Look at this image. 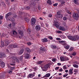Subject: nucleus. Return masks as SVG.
<instances>
[{"mask_svg":"<svg viewBox=\"0 0 79 79\" xmlns=\"http://www.w3.org/2000/svg\"><path fill=\"white\" fill-rule=\"evenodd\" d=\"M67 37L69 39L71 40L72 41H75V40L77 41L79 40V36L76 35L75 36L73 37L71 36L68 35Z\"/></svg>","mask_w":79,"mask_h":79,"instance_id":"obj_1","label":"nucleus"},{"mask_svg":"<svg viewBox=\"0 0 79 79\" xmlns=\"http://www.w3.org/2000/svg\"><path fill=\"white\" fill-rule=\"evenodd\" d=\"M36 22V19L35 18L32 17L31 19L30 24L31 26H34Z\"/></svg>","mask_w":79,"mask_h":79,"instance_id":"obj_2","label":"nucleus"},{"mask_svg":"<svg viewBox=\"0 0 79 79\" xmlns=\"http://www.w3.org/2000/svg\"><path fill=\"white\" fill-rule=\"evenodd\" d=\"M73 15L74 19L75 20H77V19H78V18H79V15H78L76 13H73Z\"/></svg>","mask_w":79,"mask_h":79,"instance_id":"obj_3","label":"nucleus"},{"mask_svg":"<svg viewBox=\"0 0 79 79\" xmlns=\"http://www.w3.org/2000/svg\"><path fill=\"white\" fill-rule=\"evenodd\" d=\"M60 23L59 22H57L55 23H54V25L56 27H57V28H58L59 27H60Z\"/></svg>","mask_w":79,"mask_h":79,"instance_id":"obj_4","label":"nucleus"},{"mask_svg":"<svg viewBox=\"0 0 79 79\" xmlns=\"http://www.w3.org/2000/svg\"><path fill=\"white\" fill-rule=\"evenodd\" d=\"M11 15V12H9L5 16V18L6 19H8L9 17Z\"/></svg>","mask_w":79,"mask_h":79,"instance_id":"obj_5","label":"nucleus"},{"mask_svg":"<svg viewBox=\"0 0 79 79\" xmlns=\"http://www.w3.org/2000/svg\"><path fill=\"white\" fill-rule=\"evenodd\" d=\"M69 75H71L73 74V69L71 68L69 69Z\"/></svg>","mask_w":79,"mask_h":79,"instance_id":"obj_6","label":"nucleus"},{"mask_svg":"<svg viewBox=\"0 0 79 79\" xmlns=\"http://www.w3.org/2000/svg\"><path fill=\"white\" fill-rule=\"evenodd\" d=\"M28 17H27L25 19V20L26 21V22L27 23H29V21L30 20V17L29 16V15L28 14Z\"/></svg>","mask_w":79,"mask_h":79,"instance_id":"obj_7","label":"nucleus"},{"mask_svg":"<svg viewBox=\"0 0 79 79\" xmlns=\"http://www.w3.org/2000/svg\"><path fill=\"white\" fill-rule=\"evenodd\" d=\"M35 29L36 31H40V27L39 25H36Z\"/></svg>","mask_w":79,"mask_h":79,"instance_id":"obj_8","label":"nucleus"},{"mask_svg":"<svg viewBox=\"0 0 79 79\" xmlns=\"http://www.w3.org/2000/svg\"><path fill=\"white\" fill-rule=\"evenodd\" d=\"M59 29L60 31H64L66 30L64 28V27L60 26L59 27Z\"/></svg>","mask_w":79,"mask_h":79,"instance_id":"obj_9","label":"nucleus"},{"mask_svg":"<svg viewBox=\"0 0 79 79\" xmlns=\"http://www.w3.org/2000/svg\"><path fill=\"white\" fill-rule=\"evenodd\" d=\"M49 66H50V64H48L44 66V69H48Z\"/></svg>","mask_w":79,"mask_h":79,"instance_id":"obj_10","label":"nucleus"},{"mask_svg":"<svg viewBox=\"0 0 79 79\" xmlns=\"http://www.w3.org/2000/svg\"><path fill=\"white\" fill-rule=\"evenodd\" d=\"M41 40L43 42H48V40L46 38L42 39Z\"/></svg>","mask_w":79,"mask_h":79,"instance_id":"obj_11","label":"nucleus"},{"mask_svg":"<svg viewBox=\"0 0 79 79\" xmlns=\"http://www.w3.org/2000/svg\"><path fill=\"white\" fill-rule=\"evenodd\" d=\"M13 48H18V44H13Z\"/></svg>","mask_w":79,"mask_h":79,"instance_id":"obj_12","label":"nucleus"},{"mask_svg":"<svg viewBox=\"0 0 79 79\" xmlns=\"http://www.w3.org/2000/svg\"><path fill=\"white\" fill-rule=\"evenodd\" d=\"M51 48H52V49H56L57 47L55 45H52L51 46Z\"/></svg>","mask_w":79,"mask_h":79,"instance_id":"obj_13","label":"nucleus"},{"mask_svg":"<svg viewBox=\"0 0 79 79\" xmlns=\"http://www.w3.org/2000/svg\"><path fill=\"white\" fill-rule=\"evenodd\" d=\"M13 60H14L15 61H16L17 63H19V61L18 60V59L17 58L15 57H13Z\"/></svg>","mask_w":79,"mask_h":79,"instance_id":"obj_14","label":"nucleus"},{"mask_svg":"<svg viewBox=\"0 0 79 79\" xmlns=\"http://www.w3.org/2000/svg\"><path fill=\"white\" fill-rule=\"evenodd\" d=\"M50 73H47L44 76V77H48L50 76Z\"/></svg>","mask_w":79,"mask_h":79,"instance_id":"obj_15","label":"nucleus"},{"mask_svg":"<svg viewBox=\"0 0 79 79\" xmlns=\"http://www.w3.org/2000/svg\"><path fill=\"white\" fill-rule=\"evenodd\" d=\"M60 59L61 61H64V57L61 56L60 57Z\"/></svg>","mask_w":79,"mask_h":79,"instance_id":"obj_16","label":"nucleus"},{"mask_svg":"<svg viewBox=\"0 0 79 79\" xmlns=\"http://www.w3.org/2000/svg\"><path fill=\"white\" fill-rule=\"evenodd\" d=\"M5 63L2 62H1V66L2 68H3L5 67Z\"/></svg>","mask_w":79,"mask_h":79,"instance_id":"obj_17","label":"nucleus"},{"mask_svg":"<svg viewBox=\"0 0 79 79\" xmlns=\"http://www.w3.org/2000/svg\"><path fill=\"white\" fill-rule=\"evenodd\" d=\"M13 44H10L8 47V48H13Z\"/></svg>","mask_w":79,"mask_h":79,"instance_id":"obj_18","label":"nucleus"},{"mask_svg":"<svg viewBox=\"0 0 79 79\" xmlns=\"http://www.w3.org/2000/svg\"><path fill=\"white\" fill-rule=\"evenodd\" d=\"M18 32L19 34L21 35H23V31L21 30H18Z\"/></svg>","mask_w":79,"mask_h":79,"instance_id":"obj_19","label":"nucleus"},{"mask_svg":"<svg viewBox=\"0 0 79 79\" xmlns=\"http://www.w3.org/2000/svg\"><path fill=\"white\" fill-rule=\"evenodd\" d=\"M70 46L69 45H67L65 46H64V48H65V49H66V50H68Z\"/></svg>","mask_w":79,"mask_h":79,"instance_id":"obj_20","label":"nucleus"},{"mask_svg":"<svg viewBox=\"0 0 79 79\" xmlns=\"http://www.w3.org/2000/svg\"><path fill=\"white\" fill-rule=\"evenodd\" d=\"M24 49H22L20 50L19 53L20 55H22L23 53V52H24Z\"/></svg>","mask_w":79,"mask_h":79,"instance_id":"obj_21","label":"nucleus"},{"mask_svg":"<svg viewBox=\"0 0 79 79\" xmlns=\"http://www.w3.org/2000/svg\"><path fill=\"white\" fill-rule=\"evenodd\" d=\"M8 20L10 21H12V22H13L14 21V18L13 17H11L10 19L8 18Z\"/></svg>","mask_w":79,"mask_h":79,"instance_id":"obj_22","label":"nucleus"},{"mask_svg":"<svg viewBox=\"0 0 79 79\" xmlns=\"http://www.w3.org/2000/svg\"><path fill=\"white\" fill-rule=\"evenodd\" d=\"M47 2L48 4L50 5H51L52 4V2H51V1L50 0H48L47 1Z\"/></svg>","mask_w":79,"mask_h":79,"instance_id":"obj_23","label":"nucleus"},{"mask_svg":"<svg viewBox=\"0 0 79 79\" xmlns=\"http://www.w3.org/2000/svg\"><path fill=\"white\" fill-rule=\"evenodd\" d=\"M27 32H28L29 34H30L31 33V30L30 28H28L27 30Z\"/></svg>","mask_w":79,"mask_h":79,"instance_id":"obj_24","label":"nucleus"},{"mask_svg":"<svg viewBox=\"0 0 79 79\" xmlns=\"http://www.w3.org/2000/svg\"><path fill=\"white\" fill-rule=\"evenodd\" d=\"M25 50L27 52H31V50H30V49L28 48H25Z\"/></svg>","mask_w":79,"mask_h":79,"instance_id":"obj_25","label":"nucleus"},{"mask_svg":"<svg viewBox=\"0 0 79 79\" xmlns=\"http://www.w3.org/2000/svg\"><path fill=\"white\" fill-rule=\"evenodd\" d=\"M25 58H28L29 57V54L27 53L25 54Z\"/></svg>","mask_w":79,"mask_h":79,"instance_id":"obj_26","label":"nucleus"},{"mask_svg":"<svg viewBox=\"0 0 79 79\" xmlns=\"http://www.w3.org/2000/svg\"><path fill=\"white\" fill-rule=\"evenodd\" d=\"M10 44V42H9L8 41H6L5 42V46H6V47H7V46H8V45H9V44Z\"/></svg>","mask_w":79,"mask_h":79,"instance_id":"obj_27","label":"nucleus"},{"mask_svg":"<svg viewBox=\"0 0 79 79\" xmlns=\"http://www.w3.org/2000/svg\"><path fill=\"white\" fill-rule=\"evenodd\" d=\"M69 60V58H68L67 56L64 57V61H68Z\"/></svg>","mask_w":79,"mask_h":79,"instance_id":"obj_28","label":"nucleus"},{"mask_svg":"<svg viewBox=\"0 0 79 79\" xmlns=\"http://www.w3.org/2000/svg\"><path fill=\"white\" fill-rule=\"evenodd\" d=\"M1 44L2 47H4V46H5V44H4L3 41H1Z\"/></svg>","mask_w":79,"mask_h":79,"instance_id":"obj_29","label":"nucleus"},{"mask_svg":"<svg viewBox=\"0 0 79 79\" xmlns=\"http://www.w3.org/2000/svg\"><path fill=\"white\" fill-rule=\"evenodd\" d=\"M57 16L58 18H61L63 17V15L61 14L59 15H57Z\"/></svg>","mask_w":79,"mask_h":79,"instance_id":"obj_30","label":"nucleus"},{"mask_svg":"<svg viewBox=\"0 0 79 79\" xmlns=\"http://www.w3.org/2000/svg\"><path fill=\"white\" fill-rule=\"evenodd\" d=\"M60 2L61 4L62 5L64 4V3H65V2L63 1V0H60Z\"/></svg>","mask_w":79,"mask_h":79,"instance_id":"obj_31","label":"nucleus"},{"mask_svg":"<svg viewBox=\"0 0 79 79\" xmlns=\"http://www.w3.org/2000/svg\"><path fill=\"white\" fill-rule=\"evenodd\" d=\"M13 34L14 35H16V34H17V32L16 31L14 30L13 31Z\"/></svg>","mask_w":79,"mask_h":79,"instance_id":"obj_32","label":"nucleus"},{"mask_svg":"<svg viewBox=\"0 0 79 79\" xmlns=\"http://www.w3.org/2000/svg\"><path fill=\"white\" fill-rule=\"evenodd\" d=\"M40 49L42 51V52H45V48H41Z\"/></svg>","mask_w":79,"mask_h":79,"instance_id":"obj_33","label":"nucleus"},{"mask_svg":"<svg viewBox=\"0 0 79 79\" xmlns=\"http://www.w3.org/2000/svg\"><path fill=\"white\" fill-rule=\"evenodd\" d=\"M59 43H61V44H62V43H65L66 42V41H64L61 40V41H59Z\"/></svg>","mask_w":79,"mask_h":79,"instance_id":"obj_34","label":"nucleus"},{"mask_svg":"<svg viewBox=\"0 0 79 79\" xmlns=\"http://www.w3.org/2000/svg\"><path fill=\"white\" fill-rule=\"evenodd\" d=\"M73 66L74 67V68H78V65H76V64H74L73 65Z\"/></svg>","mask_w":79,"mask_h":79,"instance_id":"obj_35","label":"nucleus"},{"mask_svg":"<svg viewBox=\"0 0 79 79\" xmlns=\"http://www.w3.org/2000/svg\"><path fill=\"white\" fill-rule=\"evenodd\" d=\"M32 74H29L28 75V78H32Z\"/></svg>","mask_w":79,"mask_h":79,"instance_id":"obj_36","label":"nucleus"},{"mask_svg":"<svg viewBox=\"0 0 79 79\" xmlns=\"http://www.w3.org/2000/svg\"><path fill=\"white\" fill-rule=\"evenodd\" d=\"M25 10H29V9H30V7H29V6H27L25 7Z\"/></svg>","mask_w":79,"mask_h":79,"instance_id":"obj_37","label":"nucleus"},{"mask_svg":"<svg viewBox=\"0 0 79 79\" xmlns=\"http://www.w3.org/2000/svg\"><path fill=\"white\" fill-rule=\"evenodd\" d=\"M61 44L63 45L64 47V46H66V43H61Z\"/></svg>","mask_w":79,"mask_h":79,"instance_id":"obj_38","label":"nucleus"},{"mask_svg":"<svg viewBox=\"0 0 79 79\" xmlns=\"http://www.w3.org/2000/svg\"><path fill=\"white\" fill-rule=\"evenodd\" d=\"M10 70H11V71H13V70H15V68L11 67L10 68Z\"/></svg>","mask_w":79,"mask_h":79,"instance_id":"obj_39","label":"nucleus"},{"mask_svg":"<svg viewBox=\"0 0 79 79\" xmlns=\"http://www.w3.org/2000/svg\"><path fill=\"white\" fill-rule=\"evenodd\" d=\"M73 63L74 64H79L78 63V62L77 61H74Z\"/></svg>","mask_w":79,"mask_h":79,"instance_id":"obj_40","label":"nucleus"},{"mask_svg":"<svg viewBox=\"0 0 79 79\" xmlns=\"http://www.w3.org/2000/svg\"><path fill=\"white\" fill-rule=\"evenodd\" d=\"M77 0H74L73 1V2L74 3H75L76 5L77 4Z\"/></svg>","mask_w":79,"mask_h":79,"instance_id":"obj_41","label":"nucleus"},{"mask_svg":"<svg viewBox=\"0 0 79 79\" xmlns=\"http://www.w3.org/2000/svg\"><path fill=\"white\" fill-rule=\"evenodd\" d=\"M23 56H20V61H22V60H23Z\"/></svg>","mask_w":79,"mask_h":79,"instance_id":"obj_42","label":"nucleus"},{"mask_svg":"<svg viewBox=\"0 0 79 79\" xmlns=\"http://www.w3.org/2000/svg\"><path fill=\"white\" fill-rule=\"evenodd\" d=\"M7 73L8 74H11V73H12V71H11V70H9L8 71Z\"/></svg>","mask_w":79,"mask_h":79,"instance_id":"obj_43","label":"nucleus"},{"mask_svg":"<svg viewBox=\"0 0 79 79\" xmlns=\"http://www.w3.org/2000/svg\"><path fill=\"white\" fill-rule=\"evenodd\" d=\"M57 21H56V19L55 18L54 19V22H53V23H54V24L55 23H57Z\"/></svg>","mask_w":79,"mask_h":79,"instance_id":"obj_44","label":"nucleus"},{"mask_svg":"<svg viewBox=\"0 0 79 79\" xmlns=\"http://www.w3.org/2000/svg\"><path fill=\"white\" fill-rule=\"evenodd\" d=\"M68 75V73H66V74L63 75V77H66Z\"/></svg>","mask_w":79,"mask_h":79,"instance_id":"obj_45","label":"nucleus"},{"mask_svg":"<svg viewBox=\"0 0 79 79\" xmlns=\"http://www.w3.org/2000/svg\"><path fill=\"white\" fill-rule=\"evenodd\" d=\"M66 13H68V14H69V15H70V14H71V12H70L69 11V10H66Z\"/></svg>","mask_w":79,"mask_h":79,"instance_id":"obj_46","label":"nucleus"},{"mask_svg":"<svg viewBox=\"0 0 79 79\" xmlns=\"http://www.w3.org/2000/svg\"><path fill=\"white\" fill-rule=\"evenodd\" d=\"M72 55L73 56H76V52H73L72 54Z\"/></svg>","mask_w":79,"mask_h":79,"instance_id":"obj_47","label":"nucleus"},{"mask_svg":"<svg viewBox=\"0 0 79 79\" xmlns=\"http://www.w3.org/2000/svg\"><path fill=\"white\" fill-rule=\"evenodd\" d=\"M57 16H58L59 15H61V12H60V11L57 12Z\"/></svg>","mask_w":79,"mask_h":79,"instance_id":"obj_48","label":"nucleus"},{"mask_svg":"<svg viewBox=\"0 0 79 79\" xmlns=\"http://www.w3.org/2000/svg\"><path fill=\"white\" fill-rule=\"evenodd\" d=\"M63 69H67V67L66 66V65H64L63 66Z\"/></svg>","mask_w":79,"mask_h":79,"instance_id":"obj_49","label":"nucleus"},{"mask_svg":"<svg viewBox=\"0 0 79 79\" xmlns=\"http://www.w3.org/2000/svg\"><path fill=\"white\" fill-rule=\"evenodd\" d=\"M35 76V72H34L33 74H31V77H33Z\"/></svg>","mask_w":79,"mask_h":79,"instance_id":"obj_50","label":"nucleus"},{"mask_svg":"<svg viewBox=\"0 0 79 79\" xmlns=\"http://www.w3.org/2000/svg\"><path fill=\"white\" fill-rule=\"evenodd\" d=\"M49 39H50V40H52L53 39V37L51 36H49L48 37Z\"/></svg>","mask_w":79,"mask_h":79,"instance_id":"obj_51","label":"nucleus"},{"mask_svg":"<svg viewBox=\"0 0 79 79\" xmlns=\"http://www.w3.org/2000/svg\"><path fill=\"white\" fill-rule=\"evenodd\" d=\"M57 33H58V34H61V33H62V31H57Z\"/></svg>","mask_w":79,"mask_h":79,"instance_id":"obj_52","label":"nucleus"},{"mask_svg":"<svg viewBox=\"0 0 79 79\" xmlns=\"http://www.w3.org/2000/svg\"><path fill=\"white\" fill-rule=\"evenodd\" d=\"M73 49H74V48H73L71 47V48H70V49H69V51H73Z\"/></svg>","mask_w":79,"mask_h":79,"instance_id":"obj_53","label":"nucleus"},{"mask_svg":"<svg viewBox=\"0 0 79 79\" xmlns=\"http://www.w3.org/2000/svg\"><path fill=\"white\" fill-rule=\"evenodd\" d=\"M3 18V17L2 16H0V20H2Z\"/></svg>","mask_w":79,"mask_h":79,"instance_id":"obj_54","label":"nucleus"},{"mask_svg":"<svg viewBox=\"0 0 79 79\" xmlns=\"http://www.w3.org/2000/svg\"><path fill=\"white\" fill-rule=\"evenodd\" d=\"M2 57H6V56L5 54H2Z\"/></svg>","mask_w":79,"mask_h":79,"instance_id":"obj_55","label":"nucleus"},{"mask_svg":"<svg viewBox=\"0 0 79 79\" xmlns=\"http://www.w3.org/2000/svg\"><path fill=\"white\" fill-rule=\"evenodd\" d=\"M59 71L60 72H62V71H63V70L62 69V68L60 69H59Z\"/></svg>","mask_w":79,"mask_h":79,"instance_id":"obj_56","label":"nucleus"},{"mask_svg":"<svg viewBox=\"0 0 79 79\" xmlns=\"http://www.w3.org/2000/svg\"><path fill=\"white\" fill-rule=\"evenodd\" d=\"M17 17H18V15H16L13 16V18H17Z\"/></svg>","mask_w":79,"mask_h":79,"instance_id":"obj_57","label":"nucleus"},{"mask_svg":"<svg viewBox=\"0 0 79 79\" xmlns=\"http://www.w3.org/2000/svg\"><path fill=\"white\" fill-rule=\"evenodd\" d=\"M58 5V3H56L53 4V6H57V5Z\"/></svg>","mask_w":79,"mask_h":79,"instance_id":"obj_58","label":"nucleus"},{"mask_svg":"<svg viewBox=\"0 0 79 79\" xmlns=\"http://www.w3.org/2000/svg\"><path fill=\"white\" fill-rule=\"evenodd\" d=\"M74 73H77V69H75L73 71Z\"/></svg>","mask_w":79,"mask_h":79,"instance_id":"obj_59","label":"nucleus"},{"mask_svg":"<svg viewBox=\"0 0 79 79\" xmlns=\"http://www.w3.org/2000/svg\"><path fill=\"white\" fill-rule=\"evenodd\" d=\"M23 77H26V73L25 72H23Z\"/></svg>","mask_w":79,"mask_h":79,"instance_id":"obj_60","label":"nucleus"},{"mask_svg":"<svg viewBox=\"0 0 79 79\" xmlns=\"http://www.w3.org/2000/svg\"><path fill=\"white\" fill-rule=\"evenodd\" d=\"M12 25L13 27L15 26V22L12 23Z\"/></svg>","mask_w":79,"mask_h":79,"instance_id":"obj_61","label":"nucleus"},{"mask_svg":"<svg viewBox=\"0 0 79 79\" xmlns=\"http://www.w3.org/2000/svg\"><path fill=\"white\" fill-rule=\"evenodd\" d=\"M52 61L53 62H55V61H56V59L54 58V59H52Z\"/></svg>","mask_w":79,"mask_h":79,"instance_id":"obj_62","label":"nucleus"},{"mask_svg":"<svg viewBox=\"0 0 79 79\" xmlns=\"http://www.w3.org/2000/svg\"><path fill=\"white\" fill-rule=\"evenodd\" d=\"M27 44L28 45H31V43L29 42L27 43Z\"/></svg>","mask_w":79,"mask_h":79,"instance_id":"obj_63","label":"nucleus"},{"mask_svg":"<svg viewBox=\"0 0 79 79\" xmlns=\"http://www.w3.org/2000/svg\"><path fill=\"white\" fill-rule=\"evenodd\" d=\"M66 19H67V18H66V17H64L63 18V20H66Z\"/></svg>","mask_w":79,"mask_h":79,"instance_id":"obj_64","label":"nucleus"}]
</instances>
